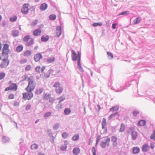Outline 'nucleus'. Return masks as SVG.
I'll list each match as a JSON object with an SVG mask.
<instances>
[{
    "label": "nucleus",
    "instance_id": "obj_1",
    "mask_svg": "<svg viewBox=\"0 0 155 155\" xmlns=\"http://www.w3.org/2000/svg\"><path fill=\"white\" fill-rule=\"evenodd\" d=\"M71 53L72 60L74 61H76L77 60L78 68L82 72H84V71L81 64V52L79 51H78V54H77L74 51L72 50Z\"/></svg>",
    "mask_w": 155,
    "mask_h": 155
},
{
    "label": "nucleus",
    "instance_id": "obj_2",
    "mask_svg": "<svg viewBox=\"0 0 155 155\" xmlns=\"http://www.w3.org/2000/svg\"><path fill=\"white\" fill-rule=\"evenodd\" d=\"M28 84L27 87L25 89V90H29L30 91H32L35 89V83L34 81L33 77L31 76L28 79Z\"/></svg>",
    "mask_w": 155,
    "mask_h": 155
},
{
    "label": "nucleus",
    "instance_id": "obj_3",
    "mask_svg": "<svg viewBox=\"0 0 155 155\" xmlns=\"http://www.w3.org/2000/svg\"><path fill=\"white\" fill-rule=\"evenodd\" d=\"M105 138H106V140H105V141L101 142L100 144V146L102 148H105L106 145L109 146L110 145V138L107 137H105Z\"/></svg>",
    "mask_w": 155,
    "mask_h": 155
},
{
    "label": "nucleus",
    "instance_id": "obj_4",
    "mask_svg": "<svg viewBox=\"0 0 155 155\" xmlns=\"http://www.w3.org/2000/svg\"><path fill=\"white\" fill-rule=\"evenodd\" d=\"M29 6L28 4H24L23 5L22 8H21V11L23 14H27L28 13V7Z\"/></svg>",
    "mask_w": 155,
    "mask_h": 155
},
{
    "label": "nucleus",
    "instance_id": "obj_5",
    "mask_svg": "<svg viewBox=\"0 0 155 155\" xmlns=\"http://www.w3.org/2000/svg\"><path fill=\"white\" fill-rule=\"evenodd\" d=\"M17 89V85L16 84L13 83L12 84L10 85V86L6 87L5 89V91H7L9 90H13L16 91Z\"/></svg>",
    "mask_w": 155,
    "mask_h": 155
},
{
    "label": "nucleus",
    "instance_id": "obj_6",
    "mask_svg": "<svg viewBox=\"0 0 155 155\" xmlns=\"http://www.w3.org/2000/svg\"><path fill=\"white\" fill-rule=\"evenodd\" d=\"M2 62L0 65V67L1 68H4L7 67L9 63V61L8 59H3L2 60Z\"/></svg>",
    "mask_w": 155,
    "mask_h": 155
},
{
    "label": "nucleus",
    "instance_id": "obj_7",
    "mask_svg": "<svg viewBox=\"0 0 155 155\" xmlns=\"http://www.w3.org/2000/svg\"><path fill=\"white\" fill-rule=\"evenodd\" d=\"M106 125V119L105 118H103L102 119L101 123L102 128L104 130V134H106L107 133V129L105 127Z\"/></svg>",
    "mask_w": 155,
    "mask_h": 155
},
{
    "label": "nucleus",
    "instance_id": "obj_8",
    "mask_svg": "<svg viewBox=\"0 0 155 155\" xmlns=\"http://www.w3.org/2000/svg\"><path fill=\"white\" fill-rule=\"evenodd\" d=\"M111 141L113 142L112 144L113 147H116L117 145V137L116 136H112L111 137Z\"/></svg>",
    "mask_w": 155,
    "mask_h": 155
},
{
    "label": "nucleus",
    "instance_id": "obj_9",
    "mask_svg": "<svg viewBox=\"0 0 155 155\" xmlns=\"http://www.w3.org/2000/svg\"><path fill=\"white\" fill-rule=\"evenodd\" d=\"M116 86V87L114 90L116 92H121L125 89L123 86H119L118 84H117Z\"/></svg>",
    "mask_w": 155,
    "mask_h": 155
},
{
    "label": "nucleus",
    "instance_id": "obj_10",
    "mask_svg": "<svg viewBox=\"0 0 155 155\" xmlns=\"http://www.w3.org/2000/svg\"><path fill=\"white\" fill-rule=\"evenodd\" d=\"M88 85L91 87H94L93 82L91 81L90 78L87 76V78H86V77H84Z\"/></svg>",
    "mask_w": 155,
    "mask_h": 155
},
{
    "label": "nucleus",
    "instance_id": "obj_11",
    "mask_svg": "<svg viewBox=\"0 0 155 155\" xmlns=\"http://www.w3.org/2000/svg\"><path fill=\"white\" fill-rule=\"evenodd\" d=\"M62 30L61 26H58L56 27V35L58 37H59L61 34Z\"/></svg>",
    "mask_w": 155,
    "mask_h": 155
},
{
    "label": "nucleus",
    "instance_id": "obj_12",
    "mask_svg": "<svg viewBox=\"0 0 155 155\" xmlns=\"http://www.w3.org/2000/svg\"><path fill=\"white\" fill-rule=\"evenodd\" d=\"M42 58V56L40 53L35 54L34 57V60L36 62L38 61Z\"/></svg>",
    "mask_w": 155,
    "mask_h": 155
},
{
    "label": "nucleus",
    "instance_id": "obj_13",
    "mask_svg": "<svg viewBox=\"0 0 155 155\" xmlns=\"http://www.w3.org/2000/svg\"><path fill=\"white\" fill-rule=\"evenodd\" d=\"M9 141V138L7 136H3L2 137V142L3 143H7Z\"/></svg>",
    "mask_w": 155,
    "mask_h": 155
},
{
    "label": "nucleus",
    "instance_id": "obj_14",
    "mask_svg": "<svg viewBox=\"0 0 155 155\" xmlns=\"http://www.w3.org/2000/svg\"><path fill=\"white\" fill-rule=\"evenodd\" d=\"M47 4L45 3H44L40 5V9L41 11H44L47 8Z\"/></svg>",
    "mask_w": 155,
    "mask_h": 155
},
{
    "label": "nucleus",
    "instance_id": "obj_15",
    "mask_svg": "<svg viewBox=\"0 0 155 155\" xmlns=\"http://www.w3.org/2000/svg\"><path fill=\"white\" fill-rule=\"evenodd\" d=\"M41 33V30L39 28L33 31V35L35 36L39 35Z\"/></svg>",
    "mask_w": 155,
    "mask_h": 155
},
{
    "label": "nucleus",
    "instance_id": "obj_16",
    "mask_svg": "<svg viewBox=\"0 0 155 155\" xmlns=\"http://www.w3.org/2000/svg\"><path fill=\"white\" fill-rule=\"evenodd\" d=\"M140 151V149L137 147H134L133 148V153L134 154L138 153Z\"/></svg>",
    "mask_w": 155,
    "mask_h": 155
},
{
    "label": "nucleus",
    "instance_id": "obj_17",
    "mask_svg": "<svg viewBox=\"0 0 155 155\" xmlns=\"http://www.w3.org/2000/svg\"><path fill=\"white\" fill-rule=\"evenodd\" d=\"M49 39V37L48 35H47L45 36V35H43L41 38V40L42 42H46L48 41Z\"/></svg>",
    "mask_w": 155,
    "mask_h": 155
},
{
    "label": "nucleus",
    "instance_id": "obj_18",
    "mask_svg": "<svg viewBox=\"0 0 155 155\" xmlns=\"http://www.w3.org/2000/svg\"><path fill=\"white\" fill-rule=\"evenodd\" d=\"M149 149V147L147 144H145L143 145L142 147V150L143 152H146Z\"/></svg>",
    "mask_w": 155,
    "mask_h": 155
},
{
    "label": "nucleus",
    "instance_id": "obj_19",
    "mask_svg": "<svg viewBox=\"0 0 155 155\" xmlns=\"http://www.w3.org/2000/svg\"><path fill=\"white\" fill-rule=\"evenodd\" d=\"M132 139L134 140L136 139L137 136V133L136 131H133L131 132Z\"/></svg>",
    "mask_w": 155,
    "mask_h": 155
},
{
    "label": "nucleus",
    "instance_id": "obj_20",
    "mask_svg": "<svg viewBox=\"0 0 155 155\" xmlns=\"http://www.w3.org/2000/svg\"><path fill=\"white\" fill-rule=\"evenodd\" d=\"M26 91H27L28 93V100H30L33 97V93H32V91H30V90H28L27 89V90H26Z\"/></svg>",
    "mask_w": 155,
    "mask_h": 155
},
{
    "label": "nucleus",
    "instance_id": "obj_21",
    "mask_svg": "<svg viewBox=\"0 0 155 155\" xmlns=\"http://www.w3.org/2000/svg\"><path fill=\"white\" fill-rule=\"evenodd\" d=\"M146 121L144 120H139L137 123L138 126H144L145 125Z\"/></svg>",
    "mask_w": 155,
    "mask_h": 155
},
{
    "label": "nucleus",
    "instance_id": "obj_22",
    "mask_svg": "<svg viewBox=\"0 0 155 155\" xmlns=\"http://www.w3.org/2000/svg\"><path fill=\"white\" fill-rule=\"evenodd\" d=\"M44 89L40 87L36 89L35 93L37 95L40 94L42 93Z\"/></svg>",
    "mask_w": 155,
    "mask_h": 155
},
{
    "label": "nucleus",
    "instance_id": "obj_23",
    "mask_svg": "<svg viewBox=\"0 0 155 155\" xmlns=\"http://www.w3.org/2000/svg\"><path fill=\"white\" fill-rule=\"evenodd\" d=\"M116 116H117L118 117L119 116V114L117 112L111 114L108 117V120H111L114 117Z\"/></svg>",
    "mask_w": 155,
    "mask_h": 155
},
{
    "label": "nucleus",
    "instance_id": "obj_24",
    "mask_svg": "<svg viewBox=\"0 0 155 155\" xmlns=\"http://www.w3.org/2000/svg\"><path fill=\"white\" fill-rule=\"evenodd\" d=\"M73 153L74 155H78L80 152V149L79 148H74L73 150Z\"/></svg>",
    "mask_w": 155,
    "mask_h": 155
},
{
    "label": "nucleus",
    "instance_id": "obj_25",
    "mask_svg": "<svg viewBox=\"0 0 155 155\" xmlns=\"http://www.w3.org/2000/svg\"><path fill=\"white\" fill-rule=\"evenodd\" d=\"M141 21V18L140 17H137L133 21L134 25H136L139 24Z\"/></svg>",
    "mask_w": 155,
    "mask_h": 155
},
{
    "label": "nucleus",
    "instance_id": "obj_26",
    "mask_svg": "<svg viewBox=\"0 0 155 155\" xmlns=\"http://www.w3.org/2000/svg\"><path fill=\"white\" fill-rule=\"evenodd\" d=\"M140 111L138 110L135 109L132 112V114L134 116L137 117L139 114Z\"/></svg>",
    "mask_w": 155,
    "mask_h": 155
},
{
    "label": "nucleus",
    "instance_id": "obj_27",
    "mask_svg": "<svg viewBox=\"0 0 155 155\" xmlns=\"http://www.w3.org/2000/svg\"><path fill=\"white\" fill-rule=\"evenodd\" d=\"M23 47L21 45H19L17 46L16 48V51L17 52H20L23 50Z\"/></svg>",
    "mask_w": 155,
    "mask_h": 155
},
{
    "label": "nucleus",
    "instance_id": "obj_28",
    "mask_svg": "<svg viewBox=\"0 0 155 155\" xmlns=\"http://www.w3.org/2000/svg\"><path fill=\"white\" fill-rule=\"evenodd\" d=\"M55 91L57 94H60L62 92L63 88L62 87H59L56 88Z\"/></svg>",
    "mask_w": 155,
    "mask_h": 155
},
{
    "label": "nucleus",
    "instance_id": "obj_29",
    "mask_svg": "<svg viewBox=\"0 0 155 155\" xmlns=\"http://www.w3.org/2000/svg\"><path fill=\"white\" fill-rule=\"evenodd\" d=\"M51 94H47L45 93L44 95L43 98L44 100H48L50 98H51Z\"/></svg>",
    "mask_w": 155,
    "mask_h": 155
},
{
    "label": "nucleus",
    "instance_id": "obj_30",
    "mask_svg": "<svg viewBox=\"0 0 155 155\" xmlns=\"http://www.w3.org/2000/svg\"><path fill=\"white\" fill-rule=\"evenodd\" d=\"M119 108L117 106H114L110 109V111H115L118 110Z\"/></svg>",
    "mask_w": 155,
    "mask_h": 155
},
{
    "label": "nucleus",
    "instance_id": "obj_31",
    "mask_svg": "<svg viewBox=\"0 0 155 155\" xmlns=\"http://www.w3.org/2000/svg\"><path fill=\"white\" fill-rule=\"evenodd\" d=\"M130 14V13L129 11H126L120 13L118 15L120 16V15H128Z\"/></svg>",
    "mask_w": 155,
    "mask_h": 155
},
{
    "label": "nucleus",
    "instance_id": "obj_32",
    "mask_svg": "<svg viewBox=\"0 0 155 155\" xmlns=\"http://www.w3.org/2000/svg\"><path fill=\"white\" fill-rule=\"evenodd\" d=\"M46 61L48 63H51L55 61V58L54 57L49 58H48L46 59Z\"/></svg>",
    "mask_w": 155,
    "mask_h": 155
},
{
    "label": "nucleus",
    "instance_id": "obj_33",
    "mask_svg": "<svg viewBox=\"0 0 155 155\" xmlns=\"http://www.w3.org/2000/svg\"><path fill=\"white\" fill-rule=\"evenodd\" d=\"M12 35L15 37H16L18 36L19 34V31L16 30H14L12 31Z\"/></svg>",
    "mask_w": 155,
    "mask_h": 155
},
{
    "label": "nucleus",
    "instance_id": "obj_34",
    "mask_svg": "<svg viewBox=\"0 0 155 155\" xmlns=\"http://www.w3.org/2000/svg\"><path fill=\"white\" fill-rule=\"evenodd\" d=\"M49 18L50 20H54L56 18V16L55 14H51L49 15Z\"/></svg>",
    "mask_w": 155,
    "mask_h": 155
},
{
    "label": "nucleus",
    "instance_id": "obj_35",
    "mask_svg": "<svg viewBox=\"0 0 155 155\" xmlns=\"http://www.w3.org/2000/svg\"><path fill=\"white\" fill-rule=\"evenodd\" d=\"M64 114L68 115L70 114L71 110L70 108H66L64 110Z\"/></svg>",
    "mask_w": 155,
    "mask_h": 155
},
{
    "label": "nucleus",
    "instance_id": "obj_36",
    "mask_svg": "<svg viewBox=\"0 0 155 155\" xmlns=\"http://www.w3.org/2000/svg\"><path fill=\"white\" fill-rule=\"evenodd\" d=\"M34 40L33 38H31L29 41H27L26 43V45L27 46H30L31 45L33 44Z\"/></svg>",
    "mask_w": 155,
    "mask_h": 155
},
{
    "label": "nucleus",
    "instance_id": "obj_37",
    "mask_svg": "<svg viewBox=\"0 0 155 155\" xmlns=\"http://www.w3.org/2000/svg\"><path fill=\"white\" fill-rule=\"evenodd\" d=\"M79 134H78L76 135H74L72 137V140L74 141H76L78 140L79 139Z\"/></svg>",
    "mask_w": 155,
    "mask_h": 155
},
{
    "label": "nucleus",
    "instance_id": "obj_38",
    "mask_svg": "<svg viewBox=\"0 0 155 155\" xmlns=\"http://www.w3.org/2000/svg\"><path fill=\"white\" fill-rule=\"evenodd\" d=\"M102 25V22H95L93 23L92 25L94 27H96L97 26H101Z\"/></svg>",
    "mask_w": 155,
    "mask_h": 155
},
{
    "label": "nucleus",
    "instance_id": "obj_39",
    "mask_svg": "<svg viewBox=\"0 0 155 155\" xmlns=\"http://www.w3.org/2000/svg\"><path fill=\"white\" fill-rule=\"evenodd\" d=\"M125 127L123 124L122 123L121 124L120 127V129L119 132H123L125 130Z\"/></svg>",
    "mask_w": 155,
    "mask_h": 155
},
{
    "label": "nucleus",
    "instance_id": "obj_40",
    "mask_svg": "<svg viewBox=\"0 0 155 155\" xmlns=\"http://www.w3.org/2000/svg\"><path fill=\"white\" fill-rule=\"evenodd\" d=\"M31 38L30 35H26L24 37L23 41H24L27 42Z\"/></svg>",
    "mask_w": 155,
    "mask_h": 155
},
{
    "label": "nucleus",
    "instance_id": "obj_41",
    "mask_svg": "<svg viewBox=\"0 0 155 155\" xmlns=\"http://www.w3.org/2000/svg\"><path fill=\"white\" fill-rule=\"evenodd\" d=\"M31 54V52L29 50L26 51L24 54L25 56L28 57Z\"/></svg>",
    "mask_w": 155,
    "mask_h": 155
},
{
    "label": "nucleus",
    "instance_id": "obj_42",
    "mask_svg": "<svg viewBox=\"0 0 155 155\" xmlns=\"http://www.w3.org/2000/svg\"><path fill=\"white\" fill-rule=\"evenodd\" d=\"M31 150H37L38 148V145L36 143L32 144L31 146Z\"/></svg>",
    "mask_w": 155,
    "mask_h": 155
},
{
    "label": "nucleus",
    "instance_id": "obj_43",
    "mask_svg": "<svg viewBox=\"0 0 155 155\" xmlns=\"http://www.w3.org/2000/svg\"><path fill=\"white\" fill-rule=\"evenodd\" d=\"M17 19V17L16 16H14L12 17H11L9 18V20L11 22H15Z\"/></svg>",
    "mask_w": 155,
    "mask_h": 155
},
{
    "label": "nucleus",
    "instance_id": "obj_44",
    "mask_svg": "<svg viewBox=\"0 0 155 155\" xmlns=\"http://www.w3.org/2000/svg\"><path fill=\"white\" fill-rule=\"evenodd\" d=\"M59 126V124L58 123H56L53 126V128L54 130L58 129Z\"/></svg>",
    "mask_w": 155,
    "mask_h": 155
},
{
    "label": "nucleus",
    "instance_id": "obj_45",
    "mask_svg": "<svg viewBox=\"0 0 155 155\" xmlns=\"http://www.w3.org/2000/svg\"><path fill=\"white\" fill-rule=\"evenodd\" d=\"M5 74L4 72H1L0 73V80H2L5 77Z\"/></svg>",
    "mask_w": 155,
    "mask_h": 155
},
{
    "label": "nucleus",
    "instance_id": "obj_46",
    "mask_svg": "<svg viewBox=\"0 0 155 155\" xmlns=\"http://www.w3.org/2000/svg\"><path fill=\"white\" fill-rule=\"evenodd\" d=\"M9 45L7 44H5L2 50H8Z\"/></svg>",
    "mask_w": 155,
    "mask_h": 155
},
{
    "label": "nucleus",
    "instance_id": "obj_47",
    "mask_svg": "<svg viewBox=\"0 0 155 155\" xmlns=\"http://www.w3.org/2000/svg\"><path fill=\"white\" fill-rule=\"evenodd\" d=\"M101 138V136L100 135H98L97 136V138H96V143L95 144L96 146H97L98 145V143Z\"/></svg>",
    "mask_w": 155,
    "mask_h": 155
},
{
    "label": "nucleus",
    "instance_id": "obj_48",
    "mask_svg": "<svg viewBox=\"0 0 155 155\" xmlns=\"http://www.w3.org/2000/svg\"><path fill=\"white\" fill-rule=\"evenodd\" d=\"M51 114V112H48L45 113L44 115V117L45 118L47 117L50 116Z\"/></svg>",
    "mask_w": 155,
    "mask_h": 155
},
{
    "label": "nucleus",
    "instance_id": "obj_49",
    "mask_svg": "<svg viewBox=\"0 0 155 155\" xmlns=\"http://www.w3.org/2000/svg\"><path fill=\"white\" fill-rule=\"evenodd\" d=\"M68 135V134L66 132H63L62 134V137L64 139H66Z\"/></svg>",
    "mask_w": 155,
    "mask_h": 155
},
{
    "label": "nucleus",
    "instance_id": "obj_50",
    "mask_svg": "<svg viewBox=\"0 0 155 155\" xmlns=\"http://www.w3.org/2000/svg\"><path fill=\"white\" fill-rule=\"evenodd\" d=\"M60 83L59 82L57 81L55 83L53 86V87L57 88L60 87Z\"/></svg>",
    "mask_w": 155,
    "mask_h": 155
},
{
    "label": "nucleus",
    "instance_id": "obj_51",
    "mask_svg": "<svg viewBox=\"0 0 155 155\" xmlns=\"http://www.w3.org/2000/svg\"><path fill=\"white\" fill-rule=\"evenodd\" d=\"M109 128H110V130H111V131H112V133H114L116 132V127L111 126V127H109Z\"/></svg>",
    "mask_w": 155,
    "mask_h": 155
},
{
    "label": "nucleus",
    "instance_id": "obj_52",
    "mask_svg": "<svg viewBox=\"0 0 155 155\" xmlns=\"http://www.w3.org/2000/svg\"><path fill=\"white\" fill-rule=\"evenodd\" d=\"M151 139H153L155 141V130H153V134L151 135L150 137Z\"/></svg>",
    "mask_w": 155,
    "mask_h": 155
},
{
    "label": "nucleus",
    "instance_id": "obj_53",
    "mask_svg": "<svg viewBox=\"0 0 155 155\" xmlns=\"http://www.w3.org/2000/svg\"><path fill=\"white\" fill-rule=\"evenodd\" d=\"M47 133L49 137L53 134L52 133L51 130V129L47 130Z\"/></svg>",
    "mask_w": 155,
    "mask_h": 155
},
{
    "label": "nucleus",
    "instance_id": "obj_54",
    "mask_svg": "<svg viewBox=\"0 0 155 155\" xmlns=\"http://www.w3.org/2000/svg\"><path fill=\"white\" fill-rule=\"evenodd\" d=\"M58 99H60L58 103H61V102L64 101L65 99V97H60Z\"/></svg>",
    "mask_w": 155,
    "mask_h": 155
},
{
    "label": "nucleus",
    "instance_id": "obj_55",
    "mask_svg": "<svg viewBox=\"0 0 155 155\" xmlns=\"http://www.w3.org/2000/svg\"><path fill=\"white\" fill-rule=\"evenodd\" d=\"M107 54L108 55V57L110 58H112L113 57V56L112 54L109 52H107Z\"/></svg>",
    "mask_w": 155,
    "mask_h": 155
},
{
    "label": "nucleus",
    "instance_id": "obj_56",
    "mask_svg": "<svg viewBox=\"0 0 155 155\" xmlns=\"http://www.w3.org/2000/svg\"><path fill=\"white\" fill-rule=\"evenodd\" d=\"M28 78V76L26 74H25L22 77V81H26L27 79Z\"/></svg>",
    "mask_w": 155,
    "mask_h": 155
},
{
    "label": "nucleus",
    "instance_id": "obj_57",
    "mask_svg": "<svg viewBox=\"0 0 155 155\" xmlns=\"http://www.w3.org/2000/svg\"><path fill=\"white\" fill-rule=\"evenodd\" d=\"M38 22V20L37 19H35L34 20V21L31 22V25H36Z\"/></svg>",
    "mask_w": 155,
    "mask_h": 155
},
{
    "label": "nucleus",
    "instance_id": "obj_58",
    "mask_svg": "<svg viewBox=\"0 0 155 155\" xmlns=\"http://www.w3.org/2000/svg\"><path fill=\"white\" fill-rule=\"evenodd\" d=\"M62 104L61 103H58V104L57 105L56 108L58 109H60L62 108Z\"/></svg>",
    "mask_w": 155,
    "mask_h": 155
},
{
    "label": "nucleus",
    "instance_id": "obj_59",
    "mask_svg": "<svg viewBox=\"0 0 155 155\" xmlns=\"http://www.w3.org/2000/svg\"><path fill=\"white\" fill-rule=\"evenodd\" d=\"M6 50H3L2 51V55H8V51H6Z\"/></svg>",
    "mask_w": 155,
    "mask_h": 155
},
{
    "label": "nucleus",
    "instance_id": "obj_60",
    "mask_svg": "<svg viewBox=\"0 0 155 155\" xmlns=\"http://www.w3.org/2000/svg\"><path fill=\"white\" fill-rule=\"evenodd\" d=\"M92 152L93 154V155H96V149L94 147H93L92 149Z\"/></svg>",
    "mask_w": 155,
    "mask_h": 155
},
{
    "label": "nucleus",
    "instance_id": "obj_61",
    "mask_svg": "<svg viewBox=\"0 0 155 155\" xmlns=\"http://www.w3.org/2000/svg\"><path fill=\"white\" fill-rule=\"evenodd\" d=\"M67 148V146L65 145V146H63L61 147H60V150L63 151H64Z\"/></svg>",
    "mask_w": 155,
    "mask_h": 155
},
{
    "label": "nucleus",
    "instance_id": "obj_62",
    "mask_svg": "<svg viewBox=\"0 0 155 155\" xmlns=\"http://www.w3.org/2000/svg\"><path fill=\"white\" fill-rule=\"evenodd\" d=\"M14 98V95L13 94H10L8 96V99H13Z\"/></svg>",
    "mask_w": 155,
    "mask_h": 155
},
{
    "label": "nucleus",
    "instance_id": "obj_63",
    "mask_svg": "<svg viewBox=\"0 0 155 155\" xmlns=\"http://www.w3.org/2000/svg\"><path fill=\"white\" fill-rule=\"evenodd\" d=\"M31 67L30 65H27L25 68V70L26 71H28L31 69Z\"/></svg>",
    "mask_w": 155,
    "mask_h": 155
},
{
    "label": "nucleus",
    "instance_id": "obj_64",
    "mask_svg": "<svg viewBox=\"0 0 155 155\" xmlns=\"http://www.w3.org/2000/svg\"><path fill=\"white\" fill-rule=\"evenodd\" d=\"M23 98H25L28 99V93H24L23 94Z\"/></svg>",
    "mask_w": 155,
    "mask_h": 155
}]
</instances>
